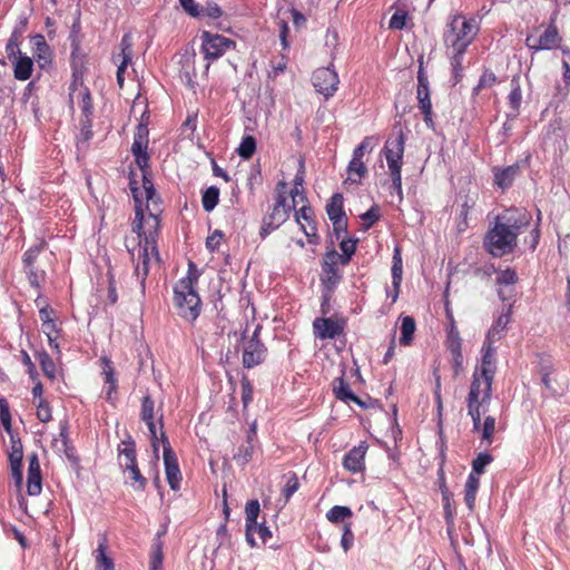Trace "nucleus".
Here are the masks:
<instances>
[{
	"label": "nucleus",
	"instance_id": "f257e3e1",
	"mask_svg": "<svg viewBox=\"0 0 570 570\" xmlns=\"http://www.w3.org/2000/svg\"><path fill=\"white\" fill-rule=\"evenodd\" d=\"M130 191L135 199V219L131 229L139 238L137 256L134 250L128 249L132 262H136L134 276L136 277L140 293L144 295L146 289V279L149 274V263L151 258L160 261L157 248V237L160 227L161 202H154V205L146 204L147 216L144 214L141 200L139 198V188L135 183H130Z\"/></svg>",
	"mask_w": 570,
	"mask_h": 570
},
{
	"label": "nucleus",
	"instance_id": "f03ea898",
	"mask_svg": "<svg viewBox=\"0 0 570 570\" xmlns=\"http://www.w3.org/2000/svg\"><path fill=\"white\" fill-rule=\"evenodd\" d=\"M495 353L494 342L485 340L482 346L481 364L474 368L466 396L468 414L475 430L480 428L481 407L490 404L492 397V384L497 372Z\"/></svg>",
	"mask_w": 570,
	"mask_h": 570
},
{
	"label": "nucleus",
	"instance_id": "7ed1b4c3",
	"mask_svg": "<svg viewBox=\"0 0 570 570\" xmlns=\"http://www.w3.org/2000/svg\"><path fill=\"white\" fill-rule=\"evenodd\" d=\"M531 215L517 208L507 209L495 218L484 236V247L494 257H501L514 250L518 236L529 227Z\"/></svg>",
	"mask_w": 570,
	"mask_h": 570
},
{
	"label": "nucleus",
	"instance_id": "20e7f679",
	"mask_svg": "<svg viewBox=\"0 0 570 570\" xmlns=\"http://www.w3.org/2000/svg\"><path fill=\"white\" fill-rule=\"evenodd\" d=\"M200 271L193 262H188V269L185 277L180 278L174 286V305L180 317L188 322H195L202 311V301L196 291Z\"/></svg>",
	"mask_w": 570,
	"mask_h": 570
},
{
	"label": "nucleus",
	"instance_id": "39448f33",
	"mask_svg": "<svg viewBox=\"0 0 570 570\" xmlns=\"http://www.w3.org/2000/svg\"><path fill=\"white\" fill-rule=\"evenodd\" d=\"M275 203L263 217L259 236L266 238L272 232L283 225L289 217L292 207L287 205V184L281 180L275 188Z\"/></svg>",
	"mask_w": 570,
	"mask_h": 570
},
{
	"label": "nucleus",
	"instance_id": "423d86ee",
	"mask_svg": "<svg viewBox=\"0 0 570 570\" xmlns=\"http://www.w3.org/2000/svg\"><path fill=\"white\" fill-rule=\"evenodd\" d=\"M478 32V27L473 19H465L461 14L452 17L444 32V43L452 49L465 51L472 43Z\"/></svg>",
	"mask_w": 570,
	"mask_h": 570
},
{
	"label": "nucleus",
	"instance_id": "0eeeda50",
	"mask_svg": "<svg viewBox=\"0 0 570 570\" xmlns=\"http://www.w3.org/2000/svg\"><path fill=\"white\" fill-rule=\"evenodd\" d=\"M404 144V135L400 131L394 138L386 140L383 149L392 178V186L399 194L402 193L401 169L403 165Z\"/></svg>",
	"mask_w": 570,
	"mask_h": 570
},
{
	"label": "nucleus",
	"instance_id": "6e6552de",
	"mask_svg": "<svg viewBox=\"0 0 570 570\" xmlns=\"http://www.w3.org/2000/svg\"><path fill=\"white\" fill-rule=\"evenodd\" d=\"M157 423L160 430L164 429V414L161 406L158 409ZM160 442L164 450V464L167 482L171 490L176 491L180 488L181 473L178 464L176 453L174 452L169 439L164 431H160Z\"/></svg>",
	"mask_w": 570,
	"mask_h": 570
},
{
	"label": "nucleus",
	"instance_id": "1a4fd4ad",
	"mask_svg": "<svg viewBox=\"0 0 570 570\" xmlns=\"http://www.w3.org/2000/svg\"><path fill=\"white\" fill-rule=\"evenodd\" d=\"M202 52L206 60H216L223 57L227 51L235 49L236 42L227 37L209 31H203Z\"/></svg>",
	"mask_w": 570,
	"mask_h": 570
},
{
	"label": "nucleus",
	"instance_id": "9d476101",
	"mask_svg": "<svg viewBox=\"0 0 570 570\" xmlns=\"http://www.w3.org/2000/svg\"><path fill=\"white\" fill-rule=\"evenodd\" d=\"M340 265L343 266L341 255L335 250H326L322 263L321 282L325 291L334 292L342 279Z\"/></svg>",
	"mask_w": 570,
	"mask_h": 570
},
{
	"label": "nucleus",
	"instance_id": "9b49d317",
	"mask_svg": "<svg viewBox=\"0 0 570 570\" xmlns=\"http://www.w3.org/2000/svg\"><path fill=\"white\" fill-rule=\"evenodd\" d=\"M132 47H134V42H132V37L130 33H125L122 37H121V40H120V43H119V52H114L112 56H111V60L112 62L117 66V83L119 86V88H122L124 87V82H125V71L127 69V67L131 63L132 61V56H134V50H132Z\"/></svg>",
	"mask_w": 570,
	"mask_h": 570
},
{
	"label": "nucleus",
	"instance_id": "f8f14e48",
	"mask_svg": "<svg viewBox=\"0 0 570 570\" xmlns=\"http://www.w3.org/2000/svg\"><path fill=\"white\" fill-rule=\"evenodd\" d=\"M346 321L343 317H316L313 321V334L316 338L334 340L344 333Z\"/></svg>",
	"mask_w": 570,
	"mask_h": 570
},
{
	"label": "nucleus",
	"instance_id": "ddd939ff",
	"mask_svg": "<svg viewBox=\"0 0 570 570\" xmlns=\"http://www.w3.org/2000/svg\"><path fill=\"white\" fill-rule=\"evenodd\" d=\"M75 97L78 99L79 107L81 109V118H92L94 115V102L90 90L83 86L81 79L73 78L69 85V104L73 107Z\"/></svg>",
	"mask_w": 570,
	"mask_h": 570
},
{
	"label": "nucleus",
	"instance_id": "4468645a",
	"mask_svg": "<svg viewBox=\"0 0 570 570\" xmlns=\"http://www.w3.org/2000/svg\"><path fill=\"white\" fill-rule=\"evenodd\" d=\"M267 353L266 346L259 340V331L255 330L253 336L247 342L242 357V363L245 368H253L265 361Z\"/></svg>",
	"mask_w": 570,
	"mask_h": 570
},
{
	"label": "nucleus",
	"instance_id": "2eb2a0df",
	"mask_svg": "<svg viewBox=\"0 0 570 570\" xmlns=\"http://www.w3.org/2000/svg\"><path fill=\"white\" fill-rule=\"evenodd\" d=\"M140 420L145 422L148 428L151 446L158 459V441H160V436H157L155 401L149 394L141 399Z\"/></svg>",
	"mask_w": 570,
	"mask_h": 570
},
{
	"label": "nucleus",
	"instance_id": "dca6fc26",
	"mask_svg": "<svg viewBox=\"0 0 570 570\" xmlns=\"http://www.w3.org/2000/svg\"><path fill=\"white\" fill-rule=\"evenodd\" d=\"M312 79L316 91L326 98L333 96L337 89L338 76L333 69L318 68L314 71Z\"/></svg>",
	"mask_w": 570,
	"mask_h": 570
},
{
	"label": "nucleus",
	"instance_id": "f3484780",
	"mask_svg": "<svg viewBox=\"0 0 570 570\" xmlns=\"http://www.w3.org/2000/svg\"><path fill=\"white\" fill-rule=\"evenodd\" d=\"M560 36L556 26L550 24L546 28L542 35L535 36L530 35L525 39V45L529 49L539 50H551L557 48L560 42Z\"/></svg>",
	"mask_w": 570,
	"mask_h": 570
},
{
	"label": "nucleus",
	"instance_id": "a211bd4d",
	"mask_svg": "<svg viewBox=\"0 0 570 570\" xmlns=\"http://www.w3.org/2000/svg\"><path fill=\"white\" fill-rule=\"evenodd\" d=\"M295 220L301 226L309 244L318 243L317 227L314 219V210L309 205L303 203L302 207L295 212Z\"/></svg>",
	"mask_w": 570,
	"mask_h": 570
},
{
	"label": "nucleus",
	"instance_id": "6ab92c4d",
	"mask_svg": "<svg viewBox=\"0 0 570 570\" xmlns=\"http://www.w3.org/2000/svg\"><path fill=\"white\" fill-rule=\"evenodd\" d=\"M32 55L38 66L41 69H46L52 63V50L47 43L46 38L41 33H37L30 38Z\"/></svg>",
	"mask_w": 570,
	"mask_h": 570
},
{
	"label": "nucleus",
	"instance_id": "aec40b11",
	"mask_svg": "<svg viewBox=\"0 0 570 570\" xmlns=\"http://www.w3.org/2000/svg\"><path fill=\"white\" fill-rule=\"evenodd\" d=\"M367 449L366 442H361L357 446H353L343 459L344 469L353 474L363 472L365 470Z\"/></svg>",
	"mask_w": 570,
	"mask_h": 570
},
{
	"label": "nucleus",
	"instance_id": "412c9836",
	"mask_svg": "<svg viewBox=\"0 0 570 570\" xmlns=\"http://www.w3.org/2000/svg\"><path fill=\"white\" fill-rule=\"evenodd\" d=\"M332 392L335 399L341 402L346 404L354 403L361 407L365 406V403L352 391L350 383L344 377V373L333 380Z\"/></svg>",
	"mask_w": 570,
	"mask_h": 570
},
{
	"label": "nucleus",
	"instance_id": "4be33fe9",
	"mask_svg": "<svg viewBox=\"0 0 570 570\" xmlns=\"http://www.w3.org/2000/svg\"><path fill=\"white\" fill-rule=\"evenodd\" d=\"M102 364V376L105 381L106 387V400L107 402L114 404L117 401V389H118V380L116 376L115 367L110 358L107 356H102L100 358Z\"/></svg>",
	"mask_w": 570,
	"mask_h": 570
},
{
	"label": "nucleus",
	"instance_id": "5701e85b",
	"mask_svg": "<svg viewBox=\"0 0 570 570\" xmlns=\"http://www.w3.org/2000/svg\"><path fill=\"white\" fill-rule=\"evenodd\" d=\"M42 489V476L40 463L36 453L28 458L27 492L29 495L40 494Z\"/></svg>",
	"mask_w": 570,
	"mask_h": 570
},
{
	"label": "nucleus",
	"instance_id": "b1692460",
	"mask_svg": "<svg viewBox=\"0 0 570 570\" xmlns=\"http://www.w3.org/2000/svg\"><path fill=\"white\" fill-rule=\"evenodd\" d=\"M259 502L257 500H250L245 505V527H246V541L250 548H255L256 541L254 538L256 528H257V519L259 515Z\"/></svg>",
	"mask_w": 570,
	"mask_h": 570
},
{
	"label": "nucleus",
	"instance_id": "393cba45",
	"mask_svg": "<svg viewBox=\"0 0 570 570\" xmlns=\"http://www.w3.org/2000/svg\"><path fill=\"white\" fill-rule=\"evenodd\" d=\"M461 204L459 206V212L455 218V227L458 233H463L469 227V215L470 212L476 205V196L471 194H465L460 196Z\"/></svg>",
	"mask_w": 570,
	"mask_h": 570
},
{
	"label": "nucleus",
	"instance_id": "a878e982",
	"mask_svg": "<svg viewBox=\"0 0 570 570\" xmlns=\"http://www.w3.org/2000/svg\"><path fill=\"white\" fill-rule=\"evenodd\" d=\"M520 170L519 164H513L505 168H494V185L500 189L505 190L512 186L515 177L518 176Z\"/></svg>",
	"mask_w": 570,
	"mask_h": 570
},
{
	"label": "nucleus",
	"instance_id": "bb28decb",
	"mask_svg": "<svg viewBox=\"0 0 570 570\" xmlns=\"http://www.w3.org/2000/svg\"><path fill=\"white\" fill-rule=\"evenodd\" d=\"M304 178H305V160L303 157H301L298 160V170L294 178V187L291 190L293 208L298 203H307L306 195L303 190Z\"/></svg>",
	"mask_w": 570,
	"mask_h": 570
},
{
	"label": "nucleus",
	"instance_id": "cd10ccee",
	"mask_svg": "<svg viewBox=\"0 0 570 570\" xmlns=\"http://www.w3.org/2000/svg\"><path fill=\"white\" fill-rule=\"evenodd\" d=\"M122 448H118L119 452V465L125 469L130 465L137 464L136 456V443L134 439L129 435L127 440L121 442Z\"/></svg>",
	"mask_w": 570,
	"mask_h": 570
},
{
	"label": "nucleus",
	"instance_id": "c85d7f7f",
	"mask_svg": "<svg viewBox=\"0 0 570 570\" xmlns=\"http://www.w3.org/2000/svg\"><path fill=\"white\" fill-rule=\"evenodd\" d=\"M13 76L17 80L26 81L32 76L33 60L28 56L20 55L12 61Z\"/></svg>",
	"mask_w": 570,
	"mask_h": 570
},
{
	"label": "nucleus",
	"instance_id": "c756f323",
	"mask_svg": "<svg viewBox=\"0 0 570 570\" xmlns=\"http://www.w3.org/2000/svg\"><path fill=\"white\" fill-rule=\"evenodd\" d=\"M96 570H114L115 564L110 557L107 556V538L102 535L99 540L95 556Z\"/></svg>",
	"mask_w": 570,
	"mask_h": 570
},
{
	"label": "nucleus",
	"instance_id": "7c9ffc66",
	"mask_svg": "<svg viewBox=\"0 0 570 570\" xmlns=\"http://www.w3.org/2000/svg\"><path fill=\"white\" fill-rule=\"evenodd\" d=\"M511 321V307H509L504 313H502L493 323L491 328L489 330L485 340L488 341H499L504 331L507 330L508 324Z\"/></svg>",
	"mask_w": 570,
	"mask_h": 570
},
{
	"label": "nucleus",
	"instance_id": "2f4dec72",
	"mask_svg": "<svg viewBox=\"0 0 570 570\" xmlns=\"http://www.w3.org/2000/svg\"><path fill=\"white\" fill-rule=\"evenodd\" d=\"M41 330H42V332L45 333V335L48 338L49 346L58 355H60L61 351H60V347H59L58 338H59L60 333H61V327H60V324L58 322V318H56L53 321H50L48 323H41Z\"/></svg>",
	"mask_w": 570,
	"mask_h": 570
},
{
	"label": "nucleus",
	"instance_id": "473e14b6",
	"mask_svg": "<svg viewBox=\"0 0 570 570\" xmlns=\"http://www.w3.org/2000/svg\"><path fill=\"white\" fill-rule=\"evenodd\" d=\"M480 487V476L475 473H470L464 489V502L470 511L474 510L476 493Z\"/></svg>",
	"mask_w": 570,
	"mask_h": 570
},
{
	"label": "nucleus",
	"instance_id": "72a5a7b5",
	"mask_svg": "<svg viewBox=\"0 0 570 570\" xmlns=\"http://www.w3.org/2000/svg\"><path fill=\"white\" fill-rule=\"evenodd\" d=\"M445 315L448 320L445 345L452 346L454 344H462V338L460 336V332L456 327L454 315L449 306V303L445 304Z\"/></svg>",
	"mask_w": 570,
	"mask_h": 570
},
{
	"label": "nucleus",
	"instance_id": "f704fd0d",
	"mask_svg": "<svg viewBox=\"0 0 570 570\" xmlns=\"http://www.w3.org/2000/svg\"><path fill=\"white\" fill-rule=\"evenodd\" d=\"M488 406L489 404L481 407L480 417L482 416L483 413H485ZM495 417L488 415L485 416L483 423L480 421V428L478 430L473 428V431H481L482 441L487 442V444H491L493 442V435L495 432Z\"/></svg>",
	"mask_w": 570,
	"mask_h": 570
},
{
	"label": "nucleus",
	"instance_id": "c9c22d12",
	"mask_svg": "<svg viewBox=\"0 0 570 570\" xmlns=\"http://www.w3.org/2000/svg\"><path fill=\"white\" fill-rule=\"evenodd\" d=\"M36 358L39 362L43 375L50 381H55L57 377V367L51 356L42 350L36 353Z\"/></svg>",
	"mask_w": 570,
	"mask_h": 570
},
{
	"label": "nucleus",
	"instance_id": "e433bc0d",
	"mask_svg": "<svg viewBox=\"0 0 570 570\" xmlns=\"http://www.w3.org/2000/svg\"><path fill=\"white\" fill-rule=\"evenodd\" d=\"M415 330L416 323L412 316L401 317V345L409 346L412 344Z\"/></svg>",
	"mask_w": 570,
	"mask_h": 570
},
{
	"label": "nucleus",
	"instance_id": "4c0bfd02",
	"mask_svg": "<svg viewBox=\"0 0 570 570\" xmlns=\"http://www.w3.org/2000/svg\"><path fill=\"white\" fill-rule=\"evenodd\" d=\"M508 100L509 107L512 110L513 115H518L522 101V92L519 77H513L511 80V91L508 96Z\"/></svg>",
	"mask_w": 570,
	"mask_h": 570
},
{
	"label": "nucleus",
	"instance_id": "58836bf2",
	"mask_svg": "<svg viewBox=\"0 0 570 570\" xmlns=\"http://www.w3.org/2000/svg\"><path fill=\"white\" fill-rule=\"evenodd\" d=\"M326 213L330 220L345 217V213L343 212L342 194L336 193L331 197L328 204L326 205Z\"/></svg>",
	"mask_w": 570,
	"mask_h": 570
},
{
	"label": "nucleus",
	"instance_id": "ea45409f",
	"mask_svg": "<svg viewBox=\"0 0 570 570\" xmlns=\"http://www.w3.org/2000/svg\"><path fill=\"white\" fill-rule=\"evenodd\" d=\"M23 446L21 440L12 432L10 434V450L8 452V460L10 465L22 464Z\"/></svg>",
	"mask_w": 570,
	"mask_h": 570
},
{
	"label": "nucleus",
	"instance_id": "a19ab883",
	"mask_svg": "<svg viewBox=\"0 0 570 570\" xmlns=\"http://www.w3.org/2000/svg\"><path fill=\"white\" fill-rule=\"evenodd\" d=\"M353 515L352 510L344 505H334L326 512V519L334 524L346 523V519H351Z\"/></svg>",
	"mask_w": 570,
	"mask_h": 570
},
{
	"label": "nucleus",
	"instance_id": "79ce46f5",
	"mask_svg": "<svg viewBox=\"0 0 570 570\" xmlns=\"http://www.w3.org/2000/svg\"><path fill=\"white\" fill-rule=\"evenodd\" d=\"M219 189L216 186L208 187L202 195V205L205 212H212L218 204Z\"/></svg>",
	"mask_w": 570,
	"mask_h": 570
},
{
	"label": "nucleus",
	"instance_id": "37998d69",
	"mask_svg": "<svg viewBox=\"0 0 570 570\" xmlns=\"http://www.w3.org/2000/svg\"><path fill=\"white\" fill-rule=\"evenodd\" d=\"M128 472V479L131 482V487L137 491H144L147 484L146 478L142 476L138 468V463L124 469Z\"/></svg>",
	"mask_w": 570,
	"mask_h": 570
},
{
	"label": "nucleus",
	"instance_id": "c03bdc74",
	"mask_svg": "<svg viewBox=\"0 0 570 570\" xmlns=\"http://www.w3.org/2000/svg\"><path fill=\"white\" fill-rule=\"evenodd\" d=\"M29 284L40 293L41 284L46 279V272L38 269L35 265L24 267Z\"/></svg>",
	"mask_w": 570,
	"mask_h": 570
},
{
	"label": "nucleus",
	"instance_id": "a18cd8bd",
	"mask_svg": "<svg viewBox=\"0 0 570 570\" xmlns=\"http://www.w3.org/2000/svg\"><path fill=\"white\" fill-rule=\"evenodd\" d=\"M417 108L423 115V120L428 128L433 129L434 128V121H433V110H432V101L431 97L428 98H421L417 100Z\"/></svg>",
	"mask_w": 570,
	"mask_h": 570
},
{
	"label": "nucleus",
	"instance_id": "49530a36",
	"mask_svg": "<svg viewBox=\"0 0 570 570\" xmlns=\"http://www.w3.org/2000/svg\"><path fill=\"white\" fill-rule=\"evenodd\" d=\"M420 97L423 99L431 97L428 75H426L422 63L420 65V68L417 71L416 99L419 100Z\"/></svg>",
	"mask_w": 570,
	"mask_h": 570
},
{
	"label": "nucleus",
	"instance_id": "de8ad7c7",
	"mask_svg": "<svg viewBox=\"0 0 570 570\" xmlns=\"http://www.w3.org/2000/svg\"><path fill=\"white\" fill-rule=\"evenodd\" d=\"M142 188L145 193L146 204L154 205V202H160V197L156 193L153 179L149 176V171L142 173Z\"/></svg>",
	"mask_w": 570,
	"mask_h": 570
},
{
	"label": "nucleus",
	"instance_id": "09e8293b",
	"mask_svg": "<svg viewBox=\"0 0 570 570\" xmlns=\"http://www.w3.org/2000/svg\"><path fill=\"white\" fill-rule=\"evenodd\" d=\"M256 151V139L247 135L243 137L240 145L237 149L239 157L243 159H249Z\"/></svg>",
	"mask_w": 570,
	"mask_h": 570
},
{
	"label": "nucleus",
	"instance_id": "8fccbe9b",
	"mask_svg": "<svg viewBox=\"0 0 570 570\" xmlns=\"http://www.w3.org/2000/svg\"><path fill=\"white\" fill-rule=\"evenodd\" d=\"M299 489V481L297 475L293 472L288 475L287 481L282 489V495L284 498V505L288 503L292 495Z\"/></svg>",
	"mask_w": 570,
	"mask_h": 570
},
{
	"label": "nucleus",
	"instance_id": "3c124183",
	"mask_svg": "<svg viewBox=\"0 0 570 570\" xmlns=\"http://www.w3.org/2000/svg\"><path fill=\"white\" fill-rule=\"evenodd\" d=\"M493 461V456L490 453L481 452L476 455V458L472 461V472L475 475H481L485 466Z\"/></svg>",
	"mask_w": 570,
	"mask_h": 570
},
{
	"label": "nucleus",
	"instance_id": "603ef678",
	"mask_svg": "<svg viewBox=\"0 0 570 570\" xmlns=\"http://www.w3.org/2000/svg\"><path fill=\"white\" fill-rule=\"evenodd\" d=\"M347 170L350 174V178L353 181H357L356 179L353 178L354 174L358 177V179H361L362 177H364L367 174V168H366L365 164L363 163V159H360L357 157H352V159L348 164Z\"/></svg>",
	"mask_w": 570,
	"mask_h": 570
},
{
	"label": "nucleus",
	"instance_id": "864d4df0",
	"mask_svg": "<svg viewBox=\"0 0 570 570\" xmlns=\"http://www.w3.org/2000/svg\"><path fill=\"white\" fill-rule=\"evenodd\" d=\"M40 299H41V293H39L37 295V298L35 299V303H36L37 307L39 308V317H40L41 323H48L50 321L56 320L57 318L56 311L49 304L40 305Z\"/></svg>",
	"mask_w": 570,
	"mask_h": 570
},
{
	"label": "nucleus",
	"instance_id": "5fc2aeb1",
	"mask_svg": "<svg viewBox=\"0 0 570 570\" xmlns=\"http://www.w3.org/2000/svg\"><path fill=\"white\" fill-rule=\"evenodd\" d=\"M452 355L454 375H459L463 366L462 344L446 346Z\"/></svg>",
	"mask_w": 570,
	"mask_h": 570
},
{
	"label": "nucleus",
	"instance_id": "6e6d98bb",
	"mask_svg": "<svg viewBox=\"0 0 570 570\" xmlns=\"http://www.w3.org/2000/svg\"><path fill=\"white\" fill-rule=\"evenodd\" d=\"M495 82H497V76L494 75V72L485 70L481 75L478 85L473 89V92L475 95H478L483 89L493 87L495 85Z\"/></svg>",
	"mask_w": 570,
	"mask_h": 570
},
{
	"label": "nucleus",
	"instance_id": "4d7b16f0",
	"mask_svg": "<svg viewBox=\"0 0 570 570\" xmlns=\"http://www.w3.org/2000/svg\"><path fill=\"white\" fill-rule=\"evenodd\" d=\"M199 13L202 14H199L198 18L218 19L222 17L223 11L217 3L207 2L206 4L200 6Z\"/></svg>",
	"mask_w": 570,
	"mask_h": 570
},
{
	"label": "nucleus",
	"instance_id": "13d9d810",
	"mask_svg": "<svg viewBox=\"0 0 570 570\" xmlns=\"http://www.w3.org/2000/svg\"><path fill=\"white\" fill-rule=\"evenodd\" d=\"M340 248L343 252V254H340L341 259L343 261V266H345L350 263L351 257L354 255L356 250V240L343 239L340 243Z\"/></svg>",
	"mask_w": 570,
	"mask_h": 570
},
{
	"label": "nucleus",
	"instance_id": "bf43d9fd",
	"mask_svg": "<svg viewBox=\"0 0 570 570\" xmlns=\"http://www.w3.org/2000/svg\"><path fill=\"white\" fill-rule=\"evenodd\" d=\"M46 247V242L45 240H41L39 244L30 247L24 254H23V264H24V267L27 266H33L35 265V262L38 257V255L40 254V252H42Z\"/></svg>",
	"mask_w": 570,
	"mask_h": 570
},
{
	"label": "nucleus",
	"instance_id": "052dcab7",
	"mask_svg": "<svg viewBox=\"0 0 570 570\" xmlns=\"http://www.w3.org/2000/svg\"><path fill=\"white\" fill-rule=\"evenodd\" d=\"M35 405L37 407L36 414H37V417L39 421H41L43 423L51 421V419H52L51 406L45 399H40V401L35 403Z\"/></svg>",
	"mask_w": 570,
	"mask_h": 570
},
{
	"label": "nucleus",
	"instance_id": "680f3d73",
	"mask_svg": "<svg viewBox=\"0 0 570 570\" xmlns=\"http://www.w3.org/2000/svg\"><path fill=\"white\" fill-rule=\"evenodd\" d=\"M240 386H242V402L244 409H246L249 403L253 401V393L254 389L249 381V379L246 375H243L240 380Z\"/></svg>",
	"mask_w": 570,
	"mask_h": 570
},
{
	"label": "nucleus",
	"instance_id": "e2e57ef3",
	"mask_svg": "<svg viewBox=\"0 0 570 570\" xmlns=\"http://www.w3.org/2000/svg\"><path fill=\"white\" fill-rule=\"evenodd\" d=\"M0 421H1V424L3 425L4 430L9 434H11L12 429H11V414H10V410H9V403L3 397L0 399Z\"/></svg>",
	"mask_w": 570,
	"mask_h": 570
},
{
	"label": "nucleus",
	"instance_id": "0e129e2a",
	"mask_svg": "<svg viewBox=\"0 0 570 570\" xmlns=\"http://www.w3.org/2000/svg\"><path fill=\"white\" fill-rule=\"evenodd\" d=\"M453 50H454V55L451 58V65H452L455 82H458L460 80V78L462 77L461 72H462V67H463V55L465 51H460L459 49H453Z\"/></svg>",
	"mask_w": 570,
	"mask_h": 570
},
{
	"label": "nucleus",
	"instance_id": "69168bd1",
	"mask_svg": "<svg viewBox=\"0 0 570 570\" xmlns=\"http://www.w3.org/2000/svg\"><path fill=\"white\" fill-rule=\"evenodd\" d=\"M354 543V533L352 531V523L347 522L343 525V533L341 538V547L347 552Z\"/></svg>",
	"mask_w": 570,
	"mask_h": 570
},
{
	"label": "nucleus",
	"instance_id": "338daca9",
	"mask_svg": "<svg viewBox=\"0 0 570 570\" xmlns=\"http://www.w3.org/2000/svg\"><path fill=\"white\" fill-rule=\"evenodd\" d=\"M407 12L397 10L390 19L389 28L392 30H402L406 24Z\"/></svg>",
	"mask_w": 570,
	"mask_h": 570
},
{
	"label": "nucleus",
	"instance_id": "774afa93",
	"mask_svg": "<svg viewBox=\"0 0 570 570\" xmlns=\"http://www.w3.org/2000/svg\"><path fill=\"white\" fill-rule=\"evenodd\" d=\"M518 282V275L514 269L507 268L498 275L497 283L499 285H513Z\"/></svg>",
	"mask_w": 570,
	"mask_h": 570
}]
</instances>
